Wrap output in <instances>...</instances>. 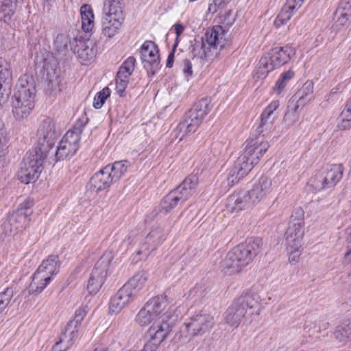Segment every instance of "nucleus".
<instances>
[{
  "mask_svg": "<svg viewBox=\"0 0 351 351\" xmlns=\"http://www.w3.org/2000/svg\"><path fill=\"white\" fill-rule=\"evenodd\" d=\"M230 35L228 29L221 25H215L208 29L204 35V40L196 43L193 47L192 53L202 62H210L219 57L220 52L230 43Z\"/></svg>",
  "mask_w": 351,
  "mask_h": 351,
  "instance_id": "f257e3e1",
  "label": "nucleus"
},
{
  "mask_svg": "<svg viewBox=\"0 0 351 351\" xmlns=\"http://www.w3.org/2000/svg\"><path fill=\"white\" fill-rule=\"evenodd\" d=\"M261 303L260 296L256 293H246L239 296L223 313V324L234 330L242 322H248L253 315H259L257 309Z\"/></svg>",
  "mask_w": 351,
  "mask_h": 351,
  "instance_id": "f03ea898",
  "label": "nucleus"
},
{
  "mask_svg": "<svg viewBox=\"0 0 351 351\" xmlns=\"http://www.w3.org/2000/svg\"><path fill=\"white\" fill-rule=\"evenodd\" d=\"M258 240L249 241L229 251L221 263V269L226 275H235L245 267L259 252Z\"/></svg>",
  "mask_w": 351,
  "mask_h": 351,
  "instance_id": "7ed1b4c3",
  "label": "nucleus"
},
{
  "mask_svg": "<svg viewBox=\"0 0 351 351\" xmlns=\"http://www.w3.org/2000/svg\"><path fill=\"white\" fill-rule=\"evenodd\" d=\"M295 53V48L290 45L271 49L261 58L254 77L257 80L265 79L269 73L287 63Z\"/></svg>",
  "mask_w": 351,
  "mask_h": 351,
  "instance_id": "20e7f679",
  "label": "nucleus"
},
{
  "mask_svg": "<svg viewBox=\"0 0 351 351\" xmlns=\"http://www.w3.org/2000/svg\"><path fill=\"white\" fill-rule=\"evenodd\" d=\"M269 147V143L263 139L255 138L247 141L243 151L233 167L247 176L258 163Z\"/></svg>",
  "mask_w": 351,
  "mask_h": 351,
  "instance_id": "39448f33",
  "label": "nucleus"
},
{
  "mask_svg": "<svg viewBox=\"0 0 351 351\" xmlns=\"http://www.w3.org/2000/svg\"><path fill=\"white\" fill-rule=\"evenodd\" d=\"M36 88L32 82L23 77L16 85L13 101L14 114L17 119H24L30 114L34 108Z\"/></svg>",
  "mask_w": 351,
  "mask_h": 351,
  "instance_id": "423d86ee",
  "label": "nucleus"
},
{
  "mask_svg": "<svg viewBox=\"0 0 351 351\" xmlns=\"http://www.w3.org/2000/svg\"><path fill=\"white\" fill-rule=\"evenodd\" d=\"M174 304L173 300L166 295H158L152 298L139 311L135 320L141 326L152 324Z\"/></svg>",
  "mask_w": 351,
  "mask_h": 351,
  "instance_id": "0eeeda50",
  "label": "nucleus"
},
{
  "mask_svg": "<svg viewBox=\"0 0 351 351\" xmlns=\"http://www.w3.org/2000/svg\"><path fill=\"white\" fill-rule=\"evenodd\" d=\"M60 269V261L56 255H49L45 258L34 274L29 285L30 293L41 292L56 276Z\"/></svg>",
  "mask_w": 351,
  "mask_h": 351,
  "instance_id": "6e6552de",
  "label": "nucleus"
},
{
  "mask_svg": "<svg viewBox=\"0 0 351 351\" xmlns=\"http://www.w3.org/2000/svg\"><path fill=\"white\" fill-rule=\"evenodd\" d=\"M198 184L195 176H190L184 179L176 189L167 195L160 203V211L167 213L173 209L179 202H185L195 192Z\"/></svg>",
  "mask_w": 351,
  "mask_h": 351,
  "instance_id": "1a4fd4ad",
  "label": "nucleus"
},
{
  "mask_svg": "<svg viewBox=\"0 0 351 351\" xmlns=\"http://www.w3.org/2000/svg\"><path fill=\"white\" fill-rule=\"evenodd\" d=\"M210 109V101L208 98H203L196 102L177 127L179 131L183 132L180 139H182L189 133L195 132Z\"/></svg>",
  "mask_w": 351,
  "mask_h": 351,
  "instance_id": "9d476101",
  "label": "nucleus"
},
{
  "mask_svg": "<svg viewBox=\"0 0 351 351\" xmlns=\"http://www.w3.org/2000/svg\"><path fill=\"white\" fill-rule=\"evenodd\" d=\"M177 308L175 304L150 326L147 337L163 342L171 333L177 319Z\"/></svg>",
  "mask_w": 351,
  "mask_h": 351,
  "instance_id": "9b49d317",
  "label": "nucleus"
},
{
  "mask_svg": "<svg viewBox=\"0 0 351 351\" xmlns=\"http://www.w3.org/2000/svg\"><path fill=\"white\" fill-rule=\"evenodd\" d=\"M43 160V153L40 151L27 154L18 172L19 180L25 184L35 182L41 173Z\"/></svg>",
  "mask_w": 351,
  "mask_h": 351,
  "instance_id": "f8f14e48",
  "label": "nucleus"
},
{
  "mask_svg": "<svg viewBox=\"0 0 351 351\" xmlns=\"http://www.w3.org/2000/svg\"><path fill=\"white\" fill-rule=\"evenodd\" d=\"M70 47L77 58L83 64L92 62L97 54V46L92 40L74 38L70 42Z\"/></svg>",
  "mask_w": 351,
  "mask_h": 351,
  "instance_id": "ddd939ff",
  "label": "nucleus"
},
{
  "mask_svg": "<svg viewBox=\"0 0 351 351\" xmlns=\"http://www.w3.org/2000/svg\"><path fill=\"white\" fill-rule=\"evenodd\" d=\"M214 326V317L208 313L201 311L193 315L186 324L188 332L192 336L202 335Z\"/></svg>",
  "mask_w": 351,
  "mask_h": 351,
  "instance_id": "4468645a",
  "label": "nucleus"
},
{
  "mask_svg": "<svg viewBox=\"0 0 351 351\" xmlns=\"http://www.w3.org/2000/svg\"><path fill=\"white\" fill-rule=\"evenodd\" d=\"M80 138L79 131L69 130L58 147L56 157L59 160H63L75 154L79 148Z\"/></svg>",
  "mask_w": 351,
  "mask_h": 351,
  "instance_id": "2eb2a0df",
  "label": "nucleus"
},
{
  "mask_svg": "<svg viewBox=\"0 0 351 351\" xmlns=\"http://www.w3.org/2000/svg\"><path fill=\"white\" fill-rule=\"evenodd\" d=\"M141 60L147 69H155L160 64V51L157 45L151 40L145 41L140 49Z\"/></svg>",
  "mask_w": 351,
  "mask_h": 351,
  "instance_id": "dca6fc26",
  "label": "nucleus"
},
{
  "mask_svg": "<svg viewBox=\"0 0 351 351\" xmlns=\"http://www.w3.org/2000/svg\"><path fill=\"white\" fill-rule=\"evenodd\" d=\"M297 212L300 217L296 219L293 215L291 216L285 233L286 245H302L304 236V221L302 217L303 211L302 209H298Z\"/></svg>",
  "mask_w": 351,
  "mask_h": 351,
  "instance_id": "f3484780",
  "label": "nucleus"
},
{
  "mask_svg": "<svg viewBox=\"0 0 351 351\" xmlns=\"http://www.w3.org/2000/svg\"><path fill=\"white\" fill-rule=\"evenodd\" d=\"M32 202L26 200L21 204L19 208L8 217V223L12 227L13 230L23 229L27 226L30 220L29 217L32 213Z\"/></svg>",
  "mask_w": 351,
  "mask_h": 351,
  "instance_id": "a211bd4d",
  "label": "nucleus"
},
{
  "mask_svg": "<svg viewBox=\"0 0 351 351\" xmlns=\"http://www.w3.org/2000/svg\"><path fill=\"white\" fill-rule=\"evenodd\" d=\"M271 180L261 176L254 182L252 189L247 193L250 201L254 205L263 200L271 191Z\"/></svg>",
  "mask_w": 351,
  "mask_h": 351,
  "instance_id": "6ab92c4d",
  "label": "nucleus"
},
{
  "mask_svg": "<svg viewBox=\"0 0 351 351\" xmlns=\"http://www.w3.org/2000/svg\"><path fill=\"white\" fill-rule=\"evenodd\" d=\"M113 182L109 174V168L104 167L90 178L87 187L90 191L97 193L109 188Z\"/></svg>",
  "mask_w": 351,
  "mask_h": 351,
  "instance_id": "aec40b11",
  "label": "nucleus"
},
{
  "mask_svg": "<svg viewBox=\"0 0 351 351\" xmlns=\"http://www.w3.org/2000/svg\"><path fill=\"white\" fill-rule=\"evenodd\" d=\"M135 298L127 291L123 287L111 298L109 302V312L111 314L119 313L127 306Z\"/></svg>",
  "mask_w": 351,
  "mask_h": 351,
  "instance_id": "412c9836",
  "label": "nucleus"
},
{
  "mask_svg": "<svg viewBox=\"0 0 351 351\" xmlns=\"http://www.w3.org/2000/svg\"><path fill=\"white\" fill-rule=\"evenodd\" d=\"M12 79L10 64L0 58V104L4 103L10 94V82Z\"/></svg>",
  "mask_w": 351,
  "mask_h": 351,
  "instance_id": "4be33fe9",
  "label": "nucleus"
},
{
  "mask_svg": "<svg viewBox=\"0 0 351 351\" xmlns=\"http://www.w3.org/2000/svg\"><path fill=\"white\" fill-rule=\"evenodd\" d=\"M106 276V265L97 263L88 280L86 289L89 293L95 294L101 289Z\"/></svg>",
  "mask_w": 351,
  "mask_h": 351,
  "instance_id": "5701e85b",
  "label": "nucleus"
},
{
  "mask_svg": "<svg viewBox=\"0 0 351 351\" xmlns=\"http://www.w3.org/2000/svg\"><path fill=\"white\" fill-rule=\"evenodd\" d=\"M87 311L86 306H80L76 310L74 318L68 323L62 334V339H75L77 337L79 328Z\"/></svg>",
  "mask_w": 351,
  "mask_h": 351,
  "instance_id": "b1692460",
  "label": "nucleus"
},
{
  "mask_svg": "<svg viewBox=\"0 0 351 351\" xmlns=\"http://www.w3.org/2000/svg\"><path fill=\"white\" fill-rule=\"evenodd\" d=\"M47 80L45 90L48 95H57L60 92V79L58 73L54 70V59L51 58L46 64Z\"/></svg>",
  "mask_w": 351,
  "mask_h": 351,
  "instance_id": "393cba45",
  "label": "nucleus"
},
{
  "mask_svg": "<svg viewBox=\"0 0 351 351\" xmlns=\"http://www.w3.org/2000/svg\"><path fill=\"white\" fill-rule=\"evenodd\" d=\"M148 276L147 272L145 271H138L123 287L136 298L145 287Z\"/></svg>",
  "mask_w": 351,
  "mask_h": 351,
  "instance_id": "a878e982",
  "label": "nucleus"
},
{
  "mask_svg": "<svg viewBox=\"0 0 351 351\" xmlns=\"http://www.w3.org/2000/svg\"><path fill=\"white\" fill-rule=\"evenodd\" d=\"M39 143L44 145L56 138L54 123L51 119H44L40 124L37 132Z\"/></svg>",
  "mask_w": 351,
  "mask_h": 351,
  "instance_id": "bb28decb",
  "label": "nucleus"
},
{
  "mask_svg": "<svg viewBox=\"0 0 351 351\" xmlns=\"http://www.w3.org/2000/svg\"><path fill=\"white\" fill-rule=\"evenodd\" d=\"M279 105L278 100H274L264 109L261 115V127L265 128V130L271 128L277 118L275 111L278 108Z\"/></svg>",
  "mask_w": 351,
  "mask_h": 351,
  "instance_id": "cd10ccee",
  "label": "nucleus"
},
{
  "mask_svg": "<svg viewBox=\"0 0 351 351\" xmlns=\"http://www.w3.org/2000/svg\"><path fill=\"white\" fill-rule=\"evenodd\" d=\"M248 197L247 193L240 195L234 194L228 198L227 206L232 211L241 210L254 206Z\"/></svg>",
  "mask_w": 351,
  "mask_h": 351,
  "instance_id": "c85d7f7f",
  "label": "nucleus"
},
{
  "mask_svg": "<svg viewBox=\"0 0 351 351\" xmlns=\"http://www.w3.org/2000/svg\"><path fill=\"white\" fill-rule=\"evenodd\" d=\"M123 19L103 17L102 34L108 38H112L120 30Z\"/></svg>",
  "mask_w": 351,
  "mask_h": 351,
  "instance_id": "c756f323",
  "label": "nucleus"
},
{
  "mask_svg": "<svg viewBox=\"0 0 351 351\" xmlns=\"http://www.w3.org/2000/svg\"><path fill=\"white\" fill-rule=\"evenodd\" d=\"M104 17L124 19L123 8L119 0H108L104 8Z\"/></svg>",
  "mask_w": 351,
  "mask_h": 351,
  "instance_id": "7c9ffc66",
  "label": "nucleus"
},
{
  "mask_svg": "<svg viewBox=\"0 0 351 351\" xmlns=\"http://www.w3.org/2000/svg\"><path fill=\"white\" fill-rule=\"evenodd\" d=\"M82 28L86 32H90L95 26V16L92 8L87 4L80 8Z\"/></svg>",
  "mask_w": 351,
  "mask_h": 351,
  "instance_id": "2f4dec72",
  "label": "nucleus"
},
{
  "mask_svg": "<svg viewBox=\"0 0 351 351\" xmlns=\"http://www.w3.org/2000/svg\"><path fill=\"white\" fill-rule=\"evenodd\" d=\"M324 173V181L328 187L335 186L342 177V170L339 165H332L322 172Z\"/></svg>",
  "mask_w": 351,
  "mask_h": 351,
  "instance_id": "473e14b6",
  "label": "nucleus"
},
{
  "mask_svg": "<svg viewBox=\"0 0 351 351\" xmlns=\"http://www.w3.org/2000/svg\"><path fill=\"white\" fill-rule=\"evenodd\" d=\"M130 163L127 161H117L112 165H108L104 168H109V174L113 181H117L127 171Z\"/></svg>",
  "mask_w": 351,
  "mask_h": 351,
  "instance_id": "72a5a7b5",
  "label": "nucleus"
},
{
  "mask_svg": "<svg viewBox=\"0 0 351 351\" xmlns=\"http://www.w3.org/2000/svg\"><path fill=\"white\" fill-rule=\"evenodd\" d=\"M295 12V10L289 8L288 5L285 4L274 20V25L278 28L284 25L291 19Z\"/></svg>",
  "mask_w": 351,
  "mask_h": 351,
  "instance_id": "f704fd0d",
  "label": "nucleus"
},
{
  "mask_svg": "<svg viewBox=\"0 0 351 351\" xmlns=\"http://www.w3.org/2000/svg\"><path fill=\"white\" fill-rule=\"evenodd\" d=\"M338 127L346 130L351 127V103L349 101L338 118Z\"/></svg>",
  "mask_w": 351,
  "mask_h": 351,
  "instance_id": "c9c22d12",
  "label": "nucleus"
},
{
  "mask_svg": "<svg viewBox=\"0 0 351 351\" xmlns=\"http://www.w3.org/2000/svg\"><path fill=\"white\" fill-rule=\"evenodd\" d=\"M294 77V73L292 71H287L283 73L276 83L274 87V91L277 94H280L285 89L288 82Z\"/></svg>",
  "mask_w": 351,
  "mask_h": 351,
  "instance_id": "e433bc0d",
  "label": "nucleus"
},
{
  "mask_svg": "<svg viewBox=\"0 0 351 351\" xmlns=\"http://www.w3.org/2000/svg\"><path fill=\"white\" fill-rule=\"evenodd\" d=\"M111 90L108 87H104L96 93L93 99V106L95 109H100L106 99L110 96Z\"/></svg>",
  "mask_w": 351,
  "mask_h": 351,
  "instance_id": "4c0bfd02",
  "label": "nucleus"
},
{
  "mask_svg": "<svg viewBox=\"0 0 351 351\" xmlns=\"http://www.w3.org/2000/svg\"><path fill=\"white\" fill-rule=\"evenodd\" d=\"M350 8H344L343 9L339 8L336 12V25L337 26L348 27L351 21V13L346 11V9Z\"/></svg>",
  "mask_w": 351,
  "mask_h": 351,
  "instance_id": "58836bf2",
  "label": "nucleus"
},
{
  "mask_svg": "<svg viewBox=\"0 0 351 351\" xmlns=\"http://www.w3.org/2000/svg\"><path fill=\"white\" fill-rule=\"evenodd\" d=\"M335 337L342 341L351 335V322H345L339 325L335 332Z\"/></svg>",
  "mask_w": 351,
  "mask_h": 351,
  "instance_id": "ea45409f",
  "label": "nucleus"
},
{
  "mask_svg": "<svg viewBox=\"0 0 351 351\" xmlns=\"http://www.w3.org/2000/svg\"><path fill=\"white\" fill-rule=\"evenodd\" d=\"M324 181V173H318L312 177L308 181V185L314 189L315 191H321L326 188H328L326 182Z\"/></svg>",
  "mask_w": 351,
  "mask_h": 351,
  "instance_id": "a19ab883",
  "label": "nucleus"
},
{
  "mask_svg": "<svg viewBox=\"0 0 351 351\" xmlns=\"http://www.w3.org/2000/svg\"><path fill=\"white\" fill-rule=\"evenodd\" d=\"M287 251L289 255V261L292 264H295L299 261L300 256L301 254V246L302 245H286Z\"/></svg>",
  "mask_w": 351,
  "mask_h": 351,
  "instance_id": "79ce46f5",
  "label": "nucleus"
},
{
  "mask_svg": "<svg viewBox=\"0 0 351 351\" xmlns=\"http://www.w3.org/2000/svg\"><path fill=\"white\" fill-rule=\"evenodd\" d=\"M136 60L134 57L128 58L123 63L118 73L130 77L135 67Z\"/></svg>",
  "mask_w": 351,
  "mask_h": 351,
  "instance_id": "37998d69",
  "label": "nucleus"
},
{
  "mask_svg": "<svg viewBox=\"0 0 351 351\" xmlns=\"http://www.w3.org/2000/svg\"><path fill=\"white\" fill-rule=\"evenodd\" d=\"M130 81V77L125 75H121L120 73H117L116 79V90L117 93L122 96L125 92L128 84Z\"/></svg>",
  "mask_w": 351,
  "mask_h": 351,
  "instance_id": "c03bdc74",
  "label": "nucleus"
},
{
  "mask_svg": "<svg viewBox=\"0 0 351 351\" xmlns=\"http://www.w3.org/2000/svg\"><path fill=\"white\" fill-rule=\"evenodd\" d=\"M8 145L6 135H0V169L7 164L6 154Z\"/></svg>",
  "mask_w": 351,
  "mask_h": 351,
  "instance_id": "a18cd8bd",
  "label": "nucleus"
},
{
  "mask_svg": "<svg viewBox=\"0 0 351 351\" xmlns=\"http://www.w3.org/2000/svg\"><path fill=\"white\" fill-rule=\"evenodd\" d=\"M245 176L246 175L239 171L238 169L232 167L227 178L228 185H234Z\"/></svg>",
  "mask_w": 351,
  "mask_h": 351,
  "instance_id": "49530a36",
  "label": "nucleus"
},
{
  "mask_svg": "<svg viewBox=\"0 0 351 351\" xmlns=\"http://www.w3.org/2000/svg\"><path fill=\"white\" fill-rule=\"evenodd\" d=\"M313 93V83L311 81H307L304 84L301 89L298 91L299 101L309 97Z\"/></svg>",
  "mask_w": 351,
  "mask_h": 351,
  "instance_id": "de8ad7c7",
  "label": "nucleus"
},
{
  "mask_svg": "<svg viewBox=\"0 0 351 351\" xmlns=\"http://www.w3.org/2000/svg\"><path fill=\"white\" fill-rule=\"evenodd\" d=\"M147 239L149 241H152L154 243H160L165 239L163 230L161 228L153 230L148 234Z\"/></svg>",
  "mask_w": 351,
  "mask_h": 351,
  "instance_id": "09e8293b",
  "label": "nucleus"
},
{
  "mask_svg": "<svg viewBox=\"0 0 351 351\" xmlns=\"http://www.w3.org/2000/svg\"><path fill=\"white\" fill-rule=\"evenodd\" d=\"M12 297L13 291L11 289L8 288L0 293V307L4 310L9 304Z\"/></svg>",
  "mask_w": 351,
  "mask_h": 351,
  "instance_id": "8fccbe9b",
  "label": "nucleus"
},
{
  "mask_svg": "<svg viewBox=\"0 0 351 351\" xmlns=\"http://www.w3.org/2000/svg\"><path fill=\"white\" fill-rule=\"evenodd\" d=\"M73 339H62V335L59 341L53 346L52 351H66L72 344Z\"/></svg>",
  "mask_w": 351,
  "mask_h": 351,
  "instance_id": "3c124183",
  "label": "nucleus"
},
{
  "mask_svg": "<svg viewBox=\"0 0 351 351\" xmlns=\"http://www.w3.org/2000/svg\"><path fill=\"white\" fill-rule=\"evenodd\" d=\"M299 105L295 107L293 112H288L286 113L284 121L285 123H288L289 125H293L296 123L298 120V116L296 113L297 109Z\"/></svg>",
  "mask_w": 351,
  "mask_h": 351,
  "instance_id": "603ef678",
  "label": "nucleus"
},
{
  "mask_svg": "<svg viewBox=\"0 0 351 351\" xmlns=\"http://www.w3.org/2000/svg\"><path fill=\"white\" fill-rule=\"evenodd\" d=\"M193 64L191 61L189 60H186L184 62V69L183 72L186 76V77L191 78L193 76Z\"/></svg>",
  "mask_w": 351,
  "mask_h": 351,
  "instance_id": "864d4df0",
  "label": "nucleus"
},
{
  "mask_svg": "<svg viewBox=\"0 0 351 351\" xmlns=\"http://www.w3.org/2000/svg\"><path fill=\"white\" fill-rule=\"evenodd\" d=\"M305 0H287L286 4L295 11L302 7Z\"/></svg>",
  "mask_w": 351,
  "mask_h": 351,
  "instance_id": "5fc2aeb1",
  "label": "nucleus"
},
{
  "mask_svg": "<svg viewBox=\"0 0 351 351\" xmlns=\"http://www.w3.org/2000/svg\"><path fill=\"white\" fill-rule=\"evenodd\" d=\"M173 29L176 34V40H178L180 36L184 30V27L181 23H177L173 25Z\"/></svg>",
  "mask_w": 351,
  "mask_h": 351,
  "instance_id": "6e6d98bb",
  "label": "nucleus"
},
{
  "mask_svg": "<svg viewBox=\"0 0 351 351\" xmlns=\"http://www.w3.org/2000/svg\"><path fill=\"white\" fill-rule=\"evenodd\" d=\"M173 53L170 54L167 58V67H171L173 66Z\"/></svg>",
  "mask_w": 351,
  "mask_h": 351,
  "instance_id": "4d7b16f0",
  "label": "nucleus"
},
{
  "mask_svg": "<svg viewBox=\"0 0 351 351\" xmlns=\"http://www.w3.org/2000/svg\"><path fill=\"white\" fill-rule=\"evenodd\" d=\"M0 135H6V132L4 128V124L1 120H0Z\"/></svg>",
  "mask_w": 351,
  "mask_h": 351,
  "instance_id": "13d9d810",
  "label": "nucleus"
},
{
  "mask_svg": "<svg viewBox=\"0 0 351 351\" xmlns=\"http://www.w3.org/2000/svg\"><path fill=\"white\" fill-rule=\"evenodd\" d=\"M2 3L8 7L12 6V0H0Z\"/></svg>",
  "mask_w": 351,
  "mask_h": 351,
  "instance_id": "bf43d9fd",
  "label": "nucleus"
},
{
  "mask_svg": "<svg viewBox=\"0 0 351 351\" xmlns=\"http://www.w3.org/2000/svg\"><path fill=\"white\" fill-rule=\"evenodd\" d=\"M351 8V0H343Z\"/></svg>",
  "mask_w": 351,
  "mask_h": 351,
  "instance_id": "052dcab7",
  "label": "nucleus"
},
{
  "mask_svg": "<svg viewBox=\"0 0 351 351\" xmlns=\"http://www.w3.org/2000/svg\"><path fill=\"white\" fill-rule=\"evenodd\" d=\"M3 311V309L0 307V313H1Z\"/></svg>",
  "mask_w": 351,
  "mask_h": 351,
  "instance_id": "680f3d73",
  "label": "nucleus"
},
{
  "mask_svg": "<svg viewBox=\"0 0 351 351\" xmlns=\"http://www.w3.org/2000/svg\"><path fill=\"white\" fill-rule=\"evenodd\" d=\"M350 102L351 103V101Z\"/></svg>",
  "mask_w": 351,
  "mask_h": 351,
  "instance_id": "e2e57ef3",
  "label": "nucleus"
}]
</instances>
